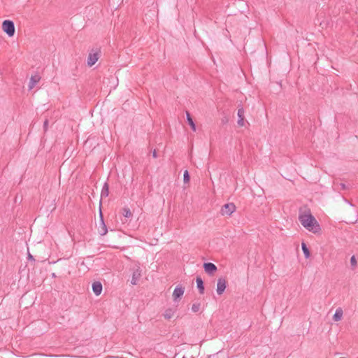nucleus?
I'll list each match as a JSON object with an SVG mask.
<instances>
[{
  "label": "nucleus",
  "mask_w": 358,
  "mask_h": 358,
  "mask_svg": "<svg viewBox=\"0 0 358 358\" xmlns=\"http://www.w3.org/2000/svg\"><path fill=\"white\" fill-rule=\"evenodd\" d=\"M299 220L304 228L314 234L318 233L321 229L320 224L309 210L307 212L300 213Z\"/></svg>",
  "instance_id": "1"
},
{
  "label": "nucleus",
  "mask_w": 358,
  "mask_h": 358,
  "mask_svg": "<svg viewBox=\"0 0 358 358\" xmlns=\"http://www.w3.org/2000/svg\"><path fill=\"white\" fill-rule=\"evenodd\" d=\"M2 29L5 33L10 37L13 36L15 34V24L14 22L9 20H6L2 23Z\"/></svg>",
  "instance_id": "2"
},
{
  "label": "nucleus",
  "mask_w": 358,
  "mask_h": 358,
  "mask_svg": "<svg viewBox=\"0 0 358 358\" xmlns=\"http://www.w3.org/2000/svg\"><path fill=\"white\" fill-rule=\"evenodd\" d=\"M236 206L233 203H228L222 206L220 210L222 215H231L236 210Z\"/></svg>",
  "instance_id": "3"
},
{
  "label": "nucleus",
  "mask_w": 358,
  "mask_h": 358,
  "mask_svg": "<svg viewBox=\"0 0 358 358\" xmlns=\"http://www.w3.org/2000/svg\"><path fill=\"white\" fill-rule=\"evenodd\" d=\"M99 58V51L90 52L87 57V65L89 66H92L98 61Z\"/></svg>",
  "instance_id": "4"
},
{
  "label": "nucleus",
  "mask_w": 358,
  "mask_h": 358,
  "mask_svg": "<svg viewBox=\"0 0 358 358\" xmlns=\"http://www.w3.org/2000/svg\"><path fill=\"white\" fill-rule=\"evenodd\" d=\"M141 277V270L139 266H136L132 273L131 283L134 285H136Z\"/></svg>",
  "instance_id": "5"
},
{
  "label": "nucleus",
  "mask_w": 358,
  "mask_h": 358,
  "mask_svg": "<svg viewBox=\"0 0 358 358\" xmlns=\"http://www.w3.org/2000/svg\"><path fill=\"white\" fill-rule=\"evenodd\" d=\"M227 281L224 278H220L217 283V293L219 295L222 294L226 289Z\"/></svg>",
  "instance_id": "6"
},
{
  "label": "nucleus",
  "mask_w": 358,
  "mask_h": 358,
  "mask_svg": "<svg viewBox=\"0 0 358 358\" xmlns=\"http://www.w3.org/2000/svg\"><path fill=\"white\" fill-rule=\"evenodd\" d=\"M237 115L238 117V119L237 121L238 125L239 127H243L245 124V121H244L245 111L242 106L238 108Z\"/></svg>",
  "instance_id": "7"
},
{
  "label": "nucleus",
  "mask_w": 358,
  "mask_h": 358,
  "mask_svg": "<svg viewBox=\"0 0 358 358\" xmlns=\"http://www.w3.org/2000/svg\"><path fill=\"white\" fill-rule=\"evenodd\" d=\"M203 268L208 275H213L217 269V266L211 262L204 263Z\"/></svg>",
  "instance_id": "8"
},
{
  "label": "nucleus",
  "mask_w": 358,
  "mask_h": 358,
  "mask_svg": "<svg viewBox=\"0 0 358 358\" xmlns=\"http://www.w3.org/2000/svg\"><path fill=\"white\" fill-rule=\"evenodd\" d=\"M185 288L182 286H177L173 292V298L174 301H177L180 299L184 294Z\"/></svg>",
  "instance_id": "9"
},
{
  "label": "nucleus",
  "mask_w": 358,
  "mask_h": 358,
  "mask_svg": "<svg viewBox=\"0 0 358 358\" xmlns=\"http://www.w3.org/2000/svg\"><path fill=\"white\" fill-rule=\"evenodd\" d=\"M92 290L95 295L99 296L102 292V285L100 282L96 281L92 284Z\"/></svg>",
  "instance_id": "10"
},
{
  "label": "nucleus",
  "mask_w": 358,
  "mask_h": 358,
  "mask_svg": "<svg viewBox=\"0 0 358 358\" xmlns=\"http://www.w3.org/2000/svg\"><path fill=\"white\" fill-rule=\"evenodd\" d=\"M100 216H101V223H100V226H99V233L101 236H104L107 234L108 229H107L106 225L105 224V223L103 222L101 212L100 213Z\"/></svg>",
  "instance_id": "11"
},
{
  "label": "nucleus",
  "mask_w": 358,
  "mask_h": 358,
  "mask_svg": "<svg viewBox=\"0 0 358 358\" xmlns=\"http://www.w3.org/2000/svg\"><path fill=\"white\" fill-rule=\"evenodd\" d=\"M41 77L38 75L32 76L30 78L28 85L29 90H32L35 85L39 82Z\"/></svg>",
  "instance_id": "12"
},
{
  "label": "nucleus",
  "mask_w": 358,
  "mask_h": 358,
  "mask_svg": "<svg viewBox=\"0 0 358 358\" xmlns=\"http://www.w3.org/2000/svg\"><path fill=\"white\" fill-rule=\"evenodd\" d=\"M343 314V310L341 308H337L333 316V320L336 322L340 321L342 319Z\"/></svg>",
  "instance_id": "13"
},
{
  "label": "nucleus",
  "mask_w": 358,
  "mask_h": 358,
  "mask_svg": "<svg viewBox=\"0 0 358 358\" xmlns=\"http://www.w3.org/2000/svg\"><path fill=\"white\" fill-rule=\"evenodd\" d=\"M197 288L199 289L200 294H203L204 292V286H203V282L201 278L197 277L196 279Z\"/></svg>",
  "instance_id": "14"
},
{
  "label": "nucleus",
  "mask_w": 358,
  "mask_h": 358,
  "mask_svg": "<svg viewBox=\"0 0 358 358\" xmlns=\"http://www.w3.org/2000/svg\"><path fill=\"white\" fill-rule=\"evenodd\" d=\"M186 117H187V120L188 122V124L190 125L193 131H196V125H195L189 113L187 111L186 112Z\"/></svg>",
  "instance_id": "15"
},
{
  "label": "nucleus",
  "mask_w": 358,
  "mask_h": 358,
  "mask_svg": "<svg viewBox=\"0 0 358 358\" xmlns=\"http://www.w3.org/2000/svg\"><path fill=\"white\" fill-rule=\"evenodd\" d=\"M174 313H175L174 309L169 308L165 310V312L164 313V317L166 319L169 320L173 316Z\"/></svg>",
  "instance_id": "16"
},
{
  "label": "nucleus",
  "mask_w": 358,
  "mask_h": 358,
  "mask_svg": "<svg viewBox=\"0 0 358 358\" xmlns=\"http://www.w3.org/2000/svg\"><path fill=\"white\" fill-rule=\"evenodd\" d=\"M101 197H107L108 196V185L106 182L101 190Z\"/></svg>",
  "instance_id": "17"
},
{
  "label": "nucleus",
  "mask_w": 358,
  "mask_h": 358,
  "mask_svg": "<svg viewBox=\"0 0 358 358\" xmlns=\"http://www.w3.org/2000/svg\"><path fill=\"white\" fill-rule=\"evenodd\" d=\"M301 248H302V250H303L305 257L309 258L310 254V251H309L307 245L304 243H303L301 245Z\"/></svg>",
  "instance_id": "18"
},
{
  "label": "nucleus",
  "mask_w": 358,
  "mask_h": 358,
  "mask_svg": "<svg viewBox=\"0 0 358 358\" xmlns=\"http://www.w3.org/2000/svg\"><path fill=\"white\" fill-rule=\"evenodd\" d=\"M123 215L125 217H131L132 215V213L131 212V210H129V208H123V213H122Z\"/></svg>",
  "instance_id": "19"
},
{
  "label": "nucleus",
  "mask_w": 358,
  "mask_h": 358,
  "mask_svg": "<svg viewBox=\"0 0 358 358\" xmlns=\"http://www.w3.org/2000/svg\"><path fill=\"white\" fill-rule=\"evenodd\" d=\"M201 304L199 303H194L192 306V310L194 313H196L200 310Z\"/></svg>",
  "instance_id": "20"
},
{
  "label": "nucleus",
  "mask_w": 358,
  "mask_h": 358,
  "mask_svg": "<svg viewBox=\"0 0 358 358\" xmlns=\"http://www.w3.org/2000/svg\"><path fill=\"white\" fill-rule=\"evenodd\" d=\"M183 177H184L183 180H184L185 183L188 182L189 181V175L187 170L185 171Z\"/></svg>",
  "instance_id": "21"
},
{
  "label": "nucleus",
  "mask_w": 358,
  "mask_h": 358,
  "mask_svg": "<svg viewBox=\"0 0 358 358\" xmlns=\"http://www.w3.org/2000/svg\"><path fill=\"white\" fill-rule=\"evenodd\" d=\"M350 264L352 268H354L357 266V259L355 256H352L350 258Z\"/></svg>",
  "instance_id": "22"
},
{
  "label": "nucleus",
  "mask_w": 358,
  "mask_h": 358,
  "mask_svg": "<svg viewBox=\"0 0 358 358\" xmlns=\"http://www.w3.org/2000/svg\"><path fill=\"white\" fill-rule=\"evenodd\" d=\"M48 120H45L44 121V123H43V128H44V130L46 131L48 129Z\"/></svg>",
  "instance_id": "23"
},
{
  "label": "nucleus",
  "mask_w": 358,
  "mask_h": 358,
  "mask_svg": "<svg viewBox=\"0 0 358 358\" xmlns=\"http://www.w3.org/2000/svg\"><path fill=\"white\" fill-rule=\"evenodd\" d=\"M339 185L341 186V189H345L346 188L345 185L343 183H341Z\"/></svg>",
  "instance_id": "24"
},
{
  "label": "nucleus",
  "mask_w": 358,
  "mask_h": 358,
  "mask_svg": "<svg viewBox=\"0 0 358 358\" xmlns=\"http://www.w3.org/2000/svg\"><path fill=\"white\" fill-rule=\"evenodd\" d=\"M152 157H153L154 158H156V157H157V152H156V150H155L152 152Z\"/></svg>",
  "instance_id": "25"
},
{
  "label": "nucleus",
  "mask_w": 358,
  "mask_h": 358,
  "mask_svg": "<svg viewBox=\"0 0 358 358\" xmlns=\"http://www.w3.org/2000/svg\"><path fill=\"white\" fill-rule=\"evenodd\" d=\"M29 259H34L33 257L30 254H29Z\"/></svg>",
  "instance_id": "26"
},
{
  "label": "nucleus",
  "mask_w": 358,
  "mask_h": 358,
  "mask_svg": "<svg viewBox=\"0 0 358 358\" xmlns=\"http://www.w3.org/2000/svg\"><path fill=\"white\" fill-rule=\"evenodd\" d=\"M340 358H345V357H340Z\"/></svg>",
  "instance_id": "27"
}]
</instances>
